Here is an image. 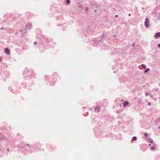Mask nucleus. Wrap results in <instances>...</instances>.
<instances>
[{
    "label": "nucleus",
    "instance_id": "2eb2a0df",
    "mask_svg": "<svg viewBox=\"0 0 160 160\" xmlns=\"http://www.w3.org/2000/svg\"><path fill=\"white\" fill-rule=\"evenodd\" d=\"M158 46L159 47H160V43L158 44Z\"/></svg>",
    "mask_w": 160,
    "mask_h": 160
},
{
    "label": "nucleus",
    "instance_id": "f03ea898",
    "mask_svg": "<svg viewBox=\"0 0 160 160\" xmlns=\"http://www.w3.org/2000/svg\"><path fill=\"white\" fill-rule=\"evenodd\" d=\"M5 52L8 54L10 53V51L7 48H5L4 50Z\"/></svg>",
    "mask_w": 160,
    "mask_h": 160
},
{
    "label": "nucleus",
    "instance_id": "1a4fd4ad",
    "mask_svg": "<svg viewBox=\"0 0 160 160\" xmlns=\"http://www.w3.org/2000/svg\"><path fill=\"white\" fill-rule=\"evenodd\" d=\"M151 149L152 150H154L155 149V148L154 147H151Z\"/></svg>",
    "mask_w": 160,
    "mask_h": 160
},
{
    "label": "nucleus",
    "instance_id": "9b49d317",
    "mask_svg": "<svg viewBox=\"0 0 160 160\" xmlns=\"http://www.w3.org/2000/svg\"><path fill=\"white\" fill-rule=\"evenodd\" d=\"M142 67H143L144 68H146V67H145V66L144 65L142 64Z\"/></svg>",
    "mask_w": 160,
    "mask_h": 160
},
{
    "label": "nucleus",
    "instance_id": "a211bd4d",
    "mask_svg": "<svg viewBox=\"0 0 160 160\" xmlns=\"http://www.w3.org/2000/svg\"><path fill=\"white\" fill-rule=\"evenodd\" d=\"M151 145V144H149V146H150Z\"/></svg>",
    "mask_w": 160,
    "mask_h": 160
},
{
    "label": "nucleus",
    "instance_id": "6e6552de",
    "mask_svg": "<svg viewBox=\"0 0 160 160\" xmlns=\"http://www.w3.org/2000/svg\"><path fill=\"white\" fill-rule=\"evenodd\" d=\"M67 3L68 4H69L70 3V1L69 0H67Z\"/></svg>",
    "mask_w": 160,
    "mask_h": 160
},
{
    "label": "nucleus",
    "instance_id": "9d476101",
    "mask_svg": "<svg viewBox=\"0 0 160 160\" xmlns=\"http://www.w3.org/2000/svg\"><path fill=\"white\" fill-rule=\"evenodd\" d=\"M149 141H150V142H153V140L152 139H150L149 140Z\"/></svg>",
    "mask_w": 160,
    "mask_h": 160
},
{
    "label": "nucleus",
    "instance_id": "f257e3e1",
    "mask_svg": "<svg viewBox=\"0 0 160 160\" xmlns=\"http://www.w3.org/2000/svg\"><path fill=\"white\" fill-rule=\"evenodd\" d=\"M145 25L146 27H148L149 26V22L148 19L146 18L144 22Z\"/></svg>",
    "mask_w": 160,
    "mask_h": 160
},
{
    "label": "nucleus",
    "instance_id": "f8f14e48",
    "mask_svg": "<svg viewBox=\"0 0 160 160\" xmlns=\"http://www.w3.org/2000/svg\"><path fill=\"white\" fill-rule=\"evenodd\" d=\"M144 135H145V137H147V135H148L147 134V133H144Z\"/></svg>",
    "mask_w": 160,
    "mask_h": 160
},
{
    "label": "nucleus",
    "instance_id": "dca6fc26",
    "mask_svg": "<svg viewBox=\"0 0 160 160\" xmlns=\"http://www.w3.org/2000/svg\"><path fill=\"white\" fill-rule=\"evenodd\" d=\"M37 42H34V44H36Z\"/></svg>",
    "mask_w": 160,
    "mask_h": 160
},
{
    "label": "nucleus",
    "instance_id": "423d86ee",
    "mask_svg": "<svg viewBox=\"0 0 160 160\" xmlns=\"http://www.w3.org/2000/svg\"><path fill=\"white\" fill-rule=\"evenodd\" d=\"M149 68H147L144 71V72L145 73L147 72L148 71H149Z\"/></svg>",
    "mask_w": 160,
    "mask_h": 160
},
{
    "label": "nucleus",
    "instance_id": "39448f33",
    "mask_svg": "<svg viewBox=\"0 0 160 160\" xmlns=\"http://www.w3.org/2000/svg\"><path fill=\"white\" fill-rule=\"evenodd\" d=\"M128 104V102H125L123 103V105L125 107Z\"/></svg>",
    "mask_w": 160,
    "mask_h": 160
},
{
    "label": "nucleus",
    "instance_id": "20e7f679",
    "mask_svg": "<svg viewBox=\"0 0 160 160\" xmlns=\"http://www.w3.org/2000/svg\"><path fill=\"white\" fill-rule=\"evenodd\" d=\"M94 110L96 112H98L100 110V108L98 107H96L94 108Z\"/></svg>",
    "mask_w": 160,
    "mask_h": 160
},
{
    "label": "nucleus",
    "instance_id": "7ed1b4c3",
    "mask_svg": "<svg viewBox=\"0 0 160 160\" xmlns=\"http://www.w3.org/2000/svg\"><path fill=\"white\" fill-rule=\"evenodd\" d=\"M160 37V32L157 33L154 36V37L156 38H157L158 37Z\"/></svg>",
    "mask_w": 160,
    "mask_h": 160
},
{
    "label": "nucleus",
    "instance_id": "4468645a",
    "mask_svg": "<svg viewBox=\"0 0 160 160\" xmlns=\"http://www.w3.org/2000/svg\"><path fill=\"white\" fill-rule=\"evenodd\" d=\"M134 45H135V43H133L132 44V46H134Z\"/></svg>",
    "mask_w": 160,
    "mask_h": 160
},
{
    "label": "nucleus",
    "instance_id": "f3484780",
    "mask_svg": "<svg viewBox=\"0 0 160 160\" xmlns=\"http://www.w3.org/2000/svg\"><path fill=\"white\" fill-rule=\"evenodd\" d=\"M118 15H116L115 16V17H118Z\"/></svg>",
    "mask_w": 160,
    "mask_h": 160
},
{
    "label": "nucleus",
    "instance_id": "0eeeda50",
    "mask_svg": "<svg viewBox=\"0 0 160 160\" xmlns=\"http://www.w3.org/2000/svg\"><path fill=\"white\" fill-rule=\"evenodd\" d=\"M132 139L133 140H136L137 139V138L136 137H134Z\"/></svg>",
    "mask_w": 160,
    "mask_h": 160
},
{
    "label": "nucleus",
    "instance_id": "ddd939ff",
    "mask_svg": "<svg viewBox=\"0 0 160 160\" xmlns=\"http://www.w3.org/2000/svg\"><path fill=\"white\" fill-rule=\"evenodd\" d=\"M7 151H8H8H9V148H8V149H7Z\"/></svg>",
    "mask_w": 160,
    "mask_h": 160
}]
</instances>
